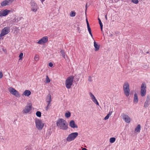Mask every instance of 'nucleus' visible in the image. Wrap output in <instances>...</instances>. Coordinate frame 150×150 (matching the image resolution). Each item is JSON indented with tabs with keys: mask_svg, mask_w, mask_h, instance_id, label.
Returning a JSON list of instances; mask_svg holds the SVG:
<instances>
[{
	"mask_svg": "<svg viewBox=\"0 0 150 150\" xmlns=\"http://www.w3.org/2000/svg\"><path fill=\"white\" fill-rule=\"evenodd\" d=\"M94 45L95 48V50L96 51H98L99 49L100 46L97 44L95 41H94Z\"/></svg>",
	"mask_w": 150,
	"mask_h": 150,
	"instance_id": "nucleus-21",
	"label": "nucleus"
},
{
	"mask_svg": "<svg viewBox=\"0 0 150 150\" xmlns=\"http://www.w3.org/2000/svg\"><path fill=\"white\" fill-rule=\"evenodd\" d=\"M3 51L5 53H7V52L6 49L3 48L2 49Z\"/></svg>",
	"mask_w": 150,
	"mask_h": 150,
	"instance_id": "nucleus-36",
	"label": "nucleus"
},
{
	"mask_svg": "<svg viewBox=\"0 0 150 150\" xmlns=\"http://www.w3.org/2000/svg\"><path fill=\"white\" fill-rule=\"evenodd\" d=\"M86 10H87V4H86Z\"/></svg>",
	"mask_w": 150,
	"mask_h": 150,
	"instance_id": "nucleus-43",
	"label": "nucleus"
},
{
	"mask_svg": "<svg viewBox=\"0 0 150 150\" xmlns=\"http://www.w3.org/2000/svg\"><path fill=\"white\" fill-rule=\"evenodd\" d=\"M41 0V1H42V2H43V1H45V0Z\"/></svg>",
	"mask_w": 150,
	"mask_h": 150,
	"instance_id": "nucleus-45",
	"label": "nucleus"
},
{
	"mask_svg": "<svg viewBox=\"0 0 150 150\" xmlns=\"http://www.w3.org/2000/svg\"><path fill=\"white\" fill-rule=\"evenodd\" d=\"M146 85L144 83H143L141 87V94L142 97L145 96L146 92Z\"/></svg>",
	"mask_w": 150,
	"mask_h": 150,
	"instance_id": "nucleus-7",
	"label": "nucleus"
},
{
	"mask_svg": "<svg viewBox=\"0 0 150 150\" xmlns=\"http://www.w3.org/2000/svg\"><path fill=\"white\" fill-rule=\"evenodd\" d=\"M148 103L149 102H147V101H146L144 104V107H147L148 105L149 104Z\"/></svg>",
	"mask_w": 150,
	"mask_h": 150,
	"instance_id": "nucleus-34",
	"label": "nucleus"
},
{
	"mask_svg": "<svg viewBox=\"0 0 150 150\" xmlns=\"http://www.w3.org/2000/svg\"><path fill=\"white\" fill-rule=\"evenodd\" d=\"M123 90L124 93L127 97L130 94V89L129 83L127 82H125L123 85Z\"/></svg>",
	"mask_w": 150,
	"mask_h": 150,
	"instance_id": "nucleus-3",
	"label": "nucleus"
},
{
	"mask_svg": "<svg viewBox=\"0 0 150 150\" xmlns=\"http://www.w3.org/2000/svg\"><path fill=\"white\" fill-rule=\"evenodd\" d=\"M112 113V112H110V111L109 112V113L107 115V116H106L104 118V119L105 120H108L109 118V117L111 115Z\"/></svg>",
	"mask_w": 150,
	"mask_h": 150,
	"instance_id": "nucleus-22",
	"label": "nucleus"
},
{
	"mask_svg": "<svg viewBox=\"0 0 150 150\" xmlns=\"http://www.w3.org/2000/svg\"><path fill=\"white\" fill-rule=\"evenodd\" d=\"M48 41V38L47 36H45L42 38L37 42L39 44H42L46 43Z\"/></svg>",
	"mask_w": 150,
	"mask_h": 150,
	"instance_id": "nucleus-10",
	"label": "nucleus"
},
{
	"mask_svg": "<svg viewBox=\"0 0 150 150\" xmlns=\"http://www.w3.org/2000/svg\"><path fill=\"white\" fill-rule=\"evenodd\" d=\"M65 115L66 117L69 118L71 116V113L69 112L66 113Z\"/></svg>",
	"mask_w": 150,
	"mask_h": 150,
	"instance_id": "nucleus-29",
	"label": "nucleus"
},
{
	"mask_svg": "<svg viewBox=\"0 0 150 150\" xmlns=\"http://www.w3.org/2000/svg\"><path fill=\"white\" fill-rule=\"evenodd\" d=\"M10 32V28L8 27H5L1 30L0 34L1 37H3L8 34Z\"/></svg>",
	"mask_w": 150,
	"mask_h": 150,
	"instance_id": "nucleus-9",
	"label": "nucleus"
},
{
	"mask_svg": "<svg viewBox=\"0 0 150 150\" xmlns=\"http://www.w3.org/2000/svg\"><path fill=\"white\" fill-rule=\"evenodd\" d=\"M11 11L7 9L2 10L0 11V16L3 17L6 16Z\"/></svg>",
	"mask_w": 150,
	"mask_h": 150,
	"instance_id": "nucleus-11",
	"label": "nucleus"
},
{
	"mask_svg": "<svg viewBox=\"0 0 150 150\" xmlns=\"http://www.w3.org/2000/svg\"><path fill=\"white\" fill-rule=\"evenodd\" d=\"M36 114L37 116L39 117H40L41 115V112H40L39 111H38L36 112Z\"/></svg>",
	"mask_w": 150,
	"mask_h": 150,
	"instance_id": "nucleus-30",
	"label": "nucleus"
},
{
	"mask_svg": "<svg viewBox=\"0 0 150 150\" xmlns=\"http://www.w3.org/2000/svg\"><path fill=\"white\" fill-rule=\"evenodd\" d=\"M38 8L36 4L33 2L31 3V10L33 12H36Z\"/></svg>",
	"mask_w": 150,
	"mask_h": 150,
	"instance_id": "nucleus-14",
	"label": "nucleus"
},
{
	"mask_svg": "<svg viewBox=\"0 0 150 150\" xmlns=\"http://www.w3.org/2000/svg\"><path fill=\"white\" fill-rule=\"evenodd\" d=\"M86 23H87V26H88V25H89V24L88 22V21L87 19H86Z\"/></svg>",
	"mask_w": 150,
	"mask_h": 150,
	"instance_id": "nucleus-40",
	"label": "nucleus"
},
{
	"mask_svg": "<svg viewBox=\"0 0 150 150\" xmlns=\"http://www.w3.org/2000/svg\"><path fill=\"white\" fill-rule=\"evenodd\" d=\"M138 98L137 95V93H135L134 96V102L135 103H138Z\"/></svg>",
	"mask_w": 150,
	"mask_h": 150,
	"instance_id": "nucleus-20",
	"label": "nucleus"
},
{
	"mask_svg": "<svg viewBox=\"0 0 150 150\" xmlns=\"http://www.w3.org/2000/svg\"><path fill=\"white\" fill-rule=\"evenodd\" d=\"M23 57V53L22 52L20 53L19 55V60H21Z\"/></svg>",
	"mask_w": 150,
	"mask_h": 150,
	"instance_id": "nucleus-31",
	"label": "nucleus"
},
{
	"mask_svg": "<svg viewBox=\"0 0 150 150\" xmlns=\"http://www.w3.org/2000/svg\"><path fill=\"white\" fill-rule=\"evenodd\" d=\"M53 64L51 62H50L49 64V66L50 67H52L53 66Z\"/></svg>",
	"mask_w": 150,
	"mask_h": 150,
	"instance_id": "nucleus-38",
	"label": "nucleus"
},
{
	"mask_svg": "<svg viewBox=\"0 0 150 150\" xmlns=\"http://www.w3.org/2000/svg\"><path fill=\"white\" fill-rule=\"evenodd\" d=\"M98 19L99 21V24H100V29H101V31H103V26L102 23L101 22V21L100 19L99 18H98Z\"/></svg>",
	"mask_w": 150,
	"mask_h": 150,
	"instance_id": "nucleus-25",
	"label": "nucleus"
},
{
	"mask_svg": "<svg viewBox=\"0 0 150 150\" xmlns=\"http://www.w3.org/2000/svg\"><path fill=\"white\" fill-rule=\"evenodd\" d=\"M57 125L60 129L63 130H66L68 128L67 122L63 119H59L57 120Z\"/></svg>",
	"mask_w": 150,
	"mask_h": 150,
	"instance_id": "nucleus-1",
	"label": "nucleus"
},
{
	"mask_svg": "<svg viewBox=\"0 0 150 150\" xmlns=\"http://www.w3.org/2000/svg\"><path fill=\"white\" fill-rule=\"evenodd\" d=\"M78 134L77 132L72 133L68 135L66 140L69 142L73 141L77 137Z\"/></svg>",
	"mask_w": 150,
	"mask_h": 150,
	"instance_id": "nucleus-4",
	"label": "nucleus"
},
{
	"mask_svg": "<svg viewBox=\"0 0 150 150\" xmlns=\"http://www.w3.org/2000/svg\"><path fill=\"white\" fill-rule=\"evenodd\" d=\"M132 2L135 4H138L139 1L138 0H131Z\"/></svg>",
	"mask_w": 150,
	"mask_h": 150,
	"instance_id": "nucleus-32",
	"label": "nucleus"
},
{
	"mask_svg": "<svg viewBox=\"0 0 150 150\" xmlns=\"http://www.w3.org/2000/svg\"><path fill=\"white\" fill-rule=\"evenodd\" d=\"M105 18L106 19V20H107V15H106L105 16Z\"/></svg>",
	"mask_w": 150,
	"mask_h": 150,
	"instance_id": "nucleus-42",
	"label": "nucleus"
},
{
	"mask_svg": "<svg viewBox=\"0 0 150 150\" xmlns=\"http://www.w3.org/2000/svg\"><path fill=\"white\" fill-rule=\"evenodd\" d=\"M87 26L88 29V30L89 32V34L91 35V36L92 37H93V35H92V34L91 33V31L90 27L89 26V25H88V26Z\"/></svg>",
	"mask_w": 150,
	"mask_h": 150,
	"instance_id": "nucleus-26",
	"label": "nucleus"
},
{
	"mask_svg": "<svg viewBox=\"0 0 150 150\" xmlns=\"http://www.w3.org/2000/svg\"><path fill=\"white\" fill-rule=\"evenodd\" d=\"M46 101L48 103L47 107H48L49 106L50 104L52 101L51 96L50 95H48L47 96Z\"/></svg>",
	"mask_w": 150,
	"mask_h": 150,
	"instance_id": "nucleus-18",
	"label": "nucleus"
},
{
	"mask_svg": "<svg viewBox=\"0 0 150 150\" xmlns=\"http://www.w3.org/2000/svg\"><path fill=\"white\" fill-rule=\"evenodd\" d=\"M141 127L140 125H138L135 129V133L140 132V130L141 129Z\"/></svg>",
	"mask_w": 150,
	"mask_h": 150,
	"instance_id": "nucleus-19",
	"label": "nucleus"
},
{
	"mask_svg": "<svg viewBox=\"0 0 150 150\" xmlns=\"http://www.w3.org/2000/svg\"><path fill=\"white\" fill-rule=\"evenodd\" d=\"M74 79V76H71L68 77L66 80L65 84L66 87L67 88L69 89L71 88Z\"/></svg>",
	"mask_w": 150,
	"mask_h": 150,
	"instance_id": "nucleus-2",
	"label": "nucleus"
},
{
	"mask_svg": "<svg viewBox=\"0 0 150 150\" xmlns=\"http://www.w3.org/2000/svg\"><path fill=\"white\" fill-rule=\"evenodd\" d=\"M31 94V92L29 90H25L22 93V96H28Z\"/></svg>",
	"mask_w": 150,
	"mask_h": 150,
	"instance_id": "nucleus-17",
	"label": "nucleus"
},
{
	"mask_svg": "<svg viewBox=\"0 0 150 150\" xmlns=\"http://www.w3.org/2000/svg\"><path fill=\"white\" fill-rule=\"evenodd\" d=\"M46 83H48L50 82V80L47 75L46 76V78L45 79Z\"/></svg>",
	"mask_w": 150,
	"mask_h": 150,
	"instance_id": "nucleus-27",
	"label": "nucleus"
},
{
	"mask_svg": "<svg viewBox=\"0 0 150 150\" xmlns=\"http://www.w3.org/2000/svg\"><path fill=\"white\" fill-rule=\"evenodd\" d=\"M69 126L72 128H77L78 126L75 124L74 121L73 120H71L70 121L69 124Z\"/></svg>",
	"mask_w": 150,
	"mask_h": 150,
	"instance_id": "nucleus-16",
	"label": "nucleus"
},
{
	"mask_svg": "<svg viewBox=\"0 0 150 150\" xmlns=\"http://www.w3.org/2000/svg\"><path fill=\"white\" fill-rule=\"evenodd\" d=\"M150 99L149 96H147L146 101H147V102H149L150 101Z\"/></svg>",
	"mask_w": 150,
	"mask_h": 150,
	"instance_id": "nucleus-35",
	"label": "nucleus"
},
{
	"mask_svg": "<svg viewBox=\"0 0 150 150\" xmlns=\"http://www.w3.org/2000/svg\"><path fill=\"white\" fill-rule=\"evenodd\" d=\"M115 141V139L114 137H112L110 139V142L111 143H114Z\"/></svg>",
	"mask_w": 150,
	"mask_h": 150,
	"instance_id": "nucleus-28",
	"label": "nucleus"
},
{
	"mask_svg": "<svg viewBox=\"0 0 150 150\" xmlns=\"http://www.w3.org/2000/svg\"><path fill=\"white\" fill-rule=\"evenodd\" d=\"M32 109V104L31 103H28L25 107L23 110V113H27L29 112Z\"/></svg>",
	"mask_w": 150,
	"mask_h": 150,
	"instance_id": "nucleus-8",
	"label": "nucleus"
},
{
	"mask_svg": "<svg viewBox=\"0 0 150 150\" xmlns=\"http://www.w3.org/2000/svg\"><path fill=\"white\" fill-rule=\"evenodd\" d=\"M88 80L90 81H92L91 77V76L89 77Z\"/></svg>",
	"mask_w": 150,
	"mask_h": 150,
	"instance_id": "nucleus-39",
	"label": "nucleus"
},
{
	"mask_svg": "<svg viewBox=\"0 0 150 150\" xmlns=\"http://www.w3.org/2000/svg\"><path fill=\"white\" fill-rule=\"evenodd\" d=\"M34 59L36 61H38L39 60V56L37 54H35L34 57Z\"/></svg>",
	"mask_w": 150,
	"mask_h": 150,
	"instance_id": "nucleus-33",
	"label": "nucleus"
},
{
	"mask_svg": "<svg viewBox=\"0 0 150 150\" xmlns=\"http://www.w3.org/2000/svg\"><path fill=\"white\" fill-rule=\"evenodd\" d=\"M13 0H5L1 3V6H4L11 4L13 1Z\"/></svg>",
	"mask_w": 150,
	"mask_h": 150,
	"instance_id": "nucleus-12",
	"label": "nucleus"
},
{
	"mask_svg": "<svg viewBox=\"0 0 150 150\" xmlns=\"http://www.w3.org/2000/svg\"><path fill=\"white\" fill-rule=\"evenodd\" d=\"M89 94L93 102L97 105H99V104L94 95L91 92H90Z\"/></svg>",
	"mask_w": 150,
	"mask_h": 150,
	"instance_id": "nucleus-15",
	"label": "nucleus"
},
{
	"mask_svg": "<svg viewBox=\"0 0 150 150\" xmlns=\"http://www.w3.org/2000/svg\"><path fill=\"white\" fill-rule=\"evenodd\" d=\"M76 13L74 11H72L70 13V16L71 17H74L76 16Z\"/></svg>",
	"mask_w": 150,
	"mask_h": 150,
	"instance_id": "nucleus-24",
	"label": "nucleus"
},
{
	"mask_svg": "<svg viewBox=\"0 0 150 150\" xmlns=\"http://www.w3.org/2000/svg\"><path fill=\"white\" fill-rule=\"evenodd\" d=\"M82 150H87V149L85 148H83Z\"/></svg>",
	"mask_w": 150,
	"mask_h": 150,
	"instance_id": "nucleus-41",
	"label": "nucleus"
},
{
	"mask_svg": "<svg viewBox=\"0 0 150 150\" xmlns=\"http://www.w3.org/2000/svg\"><path fill=\"white\" fill-rule=\"evenodd\" d=\"M3 76V73L2 72L0 71V79Z\"/></svg>",
	"mask_w": 150,
	"mask_h": 150,
	"instance_id": "nucleus-37",
	"label": "nucleus"
},
{
	"mask_svg": "<svg viewBox=\"0 0 150 150\" xmlns=\"http://www.w3.org/2000/svg\"><path fill=\"white\" fill-rule=\"evenodd\" d=\"M78 28V30H79V27H78V28Z\"/></svg>",
	"mask_w": 150,
	"mask_h": 150,
	"instance_id": "nucleus-44",
	"label": "nucleus"
},
{
	"mask_svg": "<svg viewBox=\"0 0 150 150\" xmlns=\"http://www.w3.org/2000/svg\"><path fill=\"white\" fill-rule=\"evenodd\" d=\"M122 117L126 122L128 123L130 122V118L127 115L123 114L122 115Z\"/></svg>",
	"mask_w": 150,
	"mask_h": 150,
	"instance_id": "nucleus-13",
	"label": "nucleus"
},
{
	"mask_svg": "<svg viewBox=\"0 0 150 150\" xmlns=\"http://www.w3.org/2000/svg\"><path fill=\"white\" fill-rule=\"evenodd\" d=\"M36 127L39 130L42 129L44 126V124L42 122L41 120H36L35 121Z\"/></svg>",
	"mask_w": 150,
	"mask_h": 150,
	"instance_id": "nucleus-6",
	"label": "nucleus"
},
{
	"mask_svg": "<svg viewBox=\"0 0 150 150\" xmlns=\"http://www.w3.org/2000/svg\"><path fill=\"white\" fill-rule=\"evenodd\" d=\"M60 53H61L63 57L65 59L66 54L64 51L63 50H61L60 51Z\"/></svg>",
	"mask_w": 150,
	"mask_h": 150,
	"instance_id": "nucleus-23",
	"label": "nucleus"
},
{
	"mask_svg": "<svg viewBox=\"0 0 150 150\" xmlns=\"http://www.w3.org/2000/svg\"><path fill=\"white\" fill-rule=\"evenodd\" d=\"M8 90L10 93L17 98L20 97V94L18 92L13 88L10 87L8 88Z\"/></svg>",
	"mask_w": 150,
	"mask_h": 150,
	"instance_id": "nucleus-5",
	"label": "nucleus"
}]
</instances>
